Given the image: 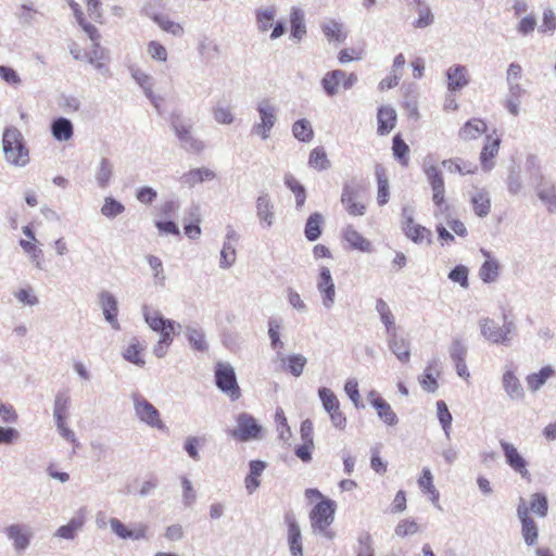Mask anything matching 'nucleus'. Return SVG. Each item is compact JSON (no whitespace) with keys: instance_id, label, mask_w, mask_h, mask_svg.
Instances as JSON below:
<instances>
[{"instance_id":"42","label":"nucleus","mask_w":556,"mask_h":556,"mask_svg":"<svg viewBox=\"0 0 556 556\" xmlns=\"http://www.w3.org/2000/svg\"><path fill=\"white\" fill-rule=\"evenodd\" d=\"M187 340L191 348L195 351L204 352L207 350V343L205 341V333L202 328L195 326H187L185 328Z\"/></svg>"},{"instance_id":"23","label":"nucleus","mask_w":556,"mask_h":556,"mask_svg":"<svg viewBox=\"0 0 556 556\" xmlns=\"http://www.w3.org/2000/svg\"><path fill=\"white\" fill-rule=\"evenodd\" d=\"M505 393L511 401H520L525 397V390L513 370H505L502 377Z\"/></svg>"},{"instance_id":"59","label":"nucleus","mask_w":556,"mask_h":556,"mask_svg":"<svg viewBox=\"0 0 556 556\" xmlns=\"http://www.w3.org/2000/svg\"><path fill=\"white\" fill-rule=\"evenodd\" d=\"M443 167H445L450 173H458L460 175H467L475 172L476 167H472L471 164H467L460 159L454 160H444L442 162Z\"/></svg>"},{"instance_id":"47","label":"nucleus","mask_w":556,"mask_h":556,"mask_svg":"<svg viewBox=\"0 0 556 556\" xmlns=\"http://www.w3.org/2000/svg\"><path fill=\"white\" fill-rule=\"evenodd\" d=\"M169 123L178 139L191 132L192 124L187 122L179 111L170 113Z\"/></svg>"},{"instance_id":"6","label":"nucleus","mask_w":556,"mask_h":556,"mask_svg":"<svg viewBox=\"0 0 556 556\" xmlns=\"http://www.w3.org/2000/svg\"><path fill=\"white\" fill-rule=\"evenodd\" d=\"M263 428L249 413H240L237 416V428L230 431V435L240 442H249L261 438Z\"/></svg>"},{"instance_id":"1","label":"nucleus","mask_w":556,"mask_h":556,"mask_svg":"<svg viewBox=\"0 0 556 556\" xmlns=\"http://www.w3.org/2000/svg\"><path fill=\"white\" fill-rule=\"evenodd\" d=\"M503 325L490 318L483 317L479 320L480 332L482 337L494 344L509 346L514 338L517 336V325L507 314L502 316Z\"/></svg>"},{"instance_id":"32","label":"nucleus","mask_w":556,"mask_h":556,"mask_svg":"<svg viewBox=\"0 0 556 556\" xmlns=\"http://www.w3.org/2000/svg\"><path fill=\"white\" fill-rule=\"evenodd\" d=\"M376 312L379 314L380 321L386 327L387 337L397 332L395 325V316L390 309L388 303L383 299L376 301Z\"/></svg>"},{"instance_id":"21","label":"nucleus","mask_w":556,"mask_h":556,"mask_svg":"<svg viewBox=\"0 0 556 556\" xmlns=\"http://www.w3.org/2000/svg\"><path fill=\"white\" fill-rule=\"evenodd\" d=\"M388 348L402 363L406 364L410 359V342L397 332L387 337Z\"/></svg>"},{"instance_id":"27","label":"nucleus","mask_w":556,"mask_h":556,"mask_svg":"<svg viewBox=\"0 0 556 556\" xmlns=\"http://www.w3.org/2000/svg\"><path fill=\"white\" fill-rule=\"evenodd\" d=\"M40 14L41 13L31 2L20 4L14 12V16L23 28L31 27L37 22V16Z\"/></svg>"},{"instance_id":"2","label":"nucleus","mask_w":556,"mask_h":556,"mask_svg":"<svg viewBox=\"0 0 556 556\" xmlns=\"http://www.w3.org/2000/svg\"><path fill=\"white\" fill-rule=\"evenodd\" d=\"M2 150L7 162L24 167L29 163V153L22 132L13 126L7 127L2 136Z\"/></svg>"},{"instance_id":"15","label":"nucleus","mask_w":556,"mask_h":556,"mask_svg":"<svg viewBox=\"0 0 556 556\" xmlns=\"http://www.w3.org/2000/svg\"><path fill=\"white\" fill-rule=\"evenodd\" d=\"M317 289L321 294L323 305L331 308L334 304L336 286L328 267L321 266L317 279Z\"/></svg>"},{"instance_id":"12","label":"nucleus","mask_w":556,"mask_h":556,"mask_svg":"<svg viewBox=\"0 0 556 556\" xmlns=\"http://www.w3.org/2000/svg\"><path fill=\"white\" fill-rule=\"evenodd\" d=\"M517 516L521 522V534L528 546L538 543L539 529L535 521L529 516V508L523 498H520L517 506Z\"/></svg>"},{"instance_id":"41","label":"nucleus","mask_w":556,"mask_h":556,"mask_svg":"<svg viewBox=\"0 0 556 556\" xmlns=\"http://www.w3.org/2000/svg\"><path fill=\"white\" fill-rule=\"evenodd\" d=\"M278 357L283 362L285 369L293 375L300 377L303 374L304 367L307 363V358L302 354H290L283 357L281 353H278Z\"/></svg>"},{"instance_id":"56","label":"nucleus","mask_w":556,"mask_h":556,"mask_svg":"<svg viewBox=\"0 0 556 556\" xmlns=\"http://www.w3.org/2000/svg\"><path fill=\"white\" fill-rule=\"evenodd\" d=\"M392 151L394 157L399 160L402 165L406 166L408 164L407 154L409 152V148L406 144V142L402 139L400 134L393 137Z\"/></svg>"},{"instance_id":"13","label":"nucleus","mask_w":556,"mask_h":556,"mask_svg":"<svg viewBox=\"0 0 556 556\" xmlns=\"http://www.w3.org/2000/svg\"><path fill=\"white\" fill-rule=\"evenodd\" d=\"M4 533L12 541L14 552L18 555L23 554L30 545L33 533L26 525H10L4 529Z\"/></svg>"},{"instance_id":"61","label":"nucleus","mask_w":556,"mask_h":556,"mask_svg":"<svg viewBox=\"0 0 556 556\" xmlns=\"http://www.w3.org/2000/svg\"><path fill=\"white\" fill-rule=\"evenodd\" d=\"M417 12L418 18L413 23L415 28H426L434 23V15L428 4L417 8Z\"/></svg>"},{"instance_id":"3","label":"nucleus","mask_w":556,"mask_h":556,"mask_svg":"<svg viewBox=\"0 0 556 556\" xmlns=\"http://www.w3.org/2000/svg\"><path fill=\"white\" fill-rule=\"evenodd\" d=\"M336 503L332 500H323L317 503L309 513L312 530L328 540L336 536V532L329 529L334 520Z\"/></svg>"},{"instance_id":"29","label":"nucleus","mask_w":556,"mask_h":556,"mask_svg":"<svg viewBox=\"0 0 556 556\" xmlns=\"http://www.w3.org/2000/svg\"><path fill=\"white\" fill-rule=\"evenodd\" d=\"M536 194L549 213H556V187L553 182L542 179L536 186Z\"/></svg>"},{"instance_id":"19","label":"nucleus","mask_w":556,"mask_h":556,"mask_svg":"<svg viewBox=\"0 0 556 556\" xmlns=\"http://www.w3.org/2000/svg\"><path fill=\"white\" fill-rule=\"evenodd\" d=\"M128 71L130 73L131 78L140 86L146 97L150 100V102L157 108L159 106V98L154 94L152 88L154 86V79L151 75L138 68L136 65L131 64L128 66Z\"/></svg>"},{"instance_id":"45","label":"nucleus","mask_w":556,"mask_h":556,"mask_svg":"<svg viewBox=\"0 0 556 556\" xmlns=\"http://www.w3.org/2000/svg\"><path fill=\"white\" fill-rule=\"evenodd\" d=\"M324 217L320 213H313L306 220L304 233L308 241H315L320 237Z\"/></svg>"},{"instance_id":"54","label":"nucleus","mask_w":556,"mask_h":556,"mask_svg":"<svg viewBox=\"0 0 556 556\" xmlns=\"http://www.w3.org/2000/svg\"><path fill=\"white\" fill-rule=\"evenodd\" d=\"M437 414L445 437L450 439L453 417L446 403L442 400L437 402Z\"/></svg>"},{"instance_id":"62","label":"nucleus","mask_w":556,"mask_h":556,"mask_svg":"<svg viewBox=\"0 0 556 556\" xmlns=\"http://www.w3.org/2000/svg\"><path fill=\"white\" fill-rule=\"evenodd\" d=\"M13 294H14V298L23 305L35 306L39 303V299L34 293V290L30 286L21 288L17 291H15Z\"/></svg>"},{"instance_id":"30","label":"nucleus","mask_w":556,"mask_h":556,"mask_svg":"<svg viewBox=\"0 0 556 556\" xmlns=\"http://www.w3.org/2000/svg\"><path fill=\"white\" fill-rule=\"evenodd\" d=\"M291 38L301 41L306 33L305 14L300 8H292L290 13Z\"/></svg>"},{"instance_id":"17","label":"nucleus","mask_w":556,"mask_h":556,"mask_svg":"<svg viewBox=\"0 0 556 556\" xmlns=\"http://www.w3.org/2000/svg\"><path fill=\"white\" fill-rule=\"evenodd\" d=\"M99 305L104 319L114 330H119L121 326L117 319L118 306L116 298L109 291H102L99 294Z\"/></svg>"},{"instance_id":"18","label":"nucleus","mask_w":556,"mask_h":556,"mask_svg":"<svg viewBox=\"0 0 556 556\" xmlns=\"http://www.w3.org/2000/svg\"><path fill=\"white\" fill-rule=\"evenodd\" d=\"M288 526V544L292 556H303L302 533L293 514H286Z\"/></svg>"},{"instance_id":"63","label":"nucleus","mask_w":556,"mask_h":556,"mask_svg":"<svg viewBox=\"0 0 556 556\" xmlns=\"http://www.w3.org/2000/svg\"><path fill=\"white\" fill-rule=\"evenodd\" d=\"M180 147L190 153H200L204 149V143L195 138L191 132L178 139Z\"/></svg>"},{"instance_id":"43","label":"nucleus","mask_w":556,"mask_h":556,"mask_svg":"<svg viewBox=\"0 0 556 556\" xmlns=\"http://www.w3.org/2000/svg\"><path fill=\"white\" fill-rule=\"evenodd\" d=\"M26 255L35 263L36 267L41 270H47L51 265V260H46L45 250L40 249L39 245H22Z\"/></svg>"},{"instance_id":"46","label":"nucleus","mask_w":556,"mask_h":556,"mask_svg":"<svg viewBox=\"0 0 556 556\" xmlns=\"http://www.w3.org/2000/svg\"><path fill=\"white\" fill-rule=\"evenodd\" d=\"M283 180L285 185L294 193L296 208H301L306 200V190L304 186L290 173L285 175Z\"/></svg>"},{"instance_id":"48","label":"nucleus","mask_w":556,"mask_h":556,"mask_svg":"<svg viewBox=\"0 0 556 556\" xmlns=\"http://www.w3.org/2000/svg\"><path fill=\"white\" fill-rule=\"evenodd\" d=\"M71 405V397L67 391H59L54 397L53 404V418L63 419L68 416V408Z\"/></svg>"},{"instance_id":"10","label":"nucleus","mask_w":556,"mask_h":556,"mask_svg":"<svg viewBox=\"0 0 556 556\" xmlns=\"http://www.w3.org/2000/svg\"><path fill=\"white\" fill-rule=\"evenodd\" d=\"M362 190V185L355 179L345 182L343 186L341 202L350 215L362 216L366 212V206L357 201Z\"/></svg>"},{"instance_id":"35","label":"nucleus","mask_w":556,"mask_h":556,"mask_svg":"<svg viewBox=\"0 0 556 556\" xmlns=\"http://www.w3.org/2000/svg\"><path fill=\"white\" fill-rule=\"evenodd\" d=\"M486 131V124L480 118H472L459 129L458 136L463 140H472Z\"/></svg>"},{"instance_id":"7","label":"nucleus","mask_w":556,"mask_h":556,"mask_svg":"<svg viewBox=\"0 0 556 556\" xmlns=\"http://www.w3.org/2000/svg\"><path fill=\"white\" fill-rule=\"evenodd\" d=\"M134 409L138 419L151 428L165 430V424L161 419L160 412L143 396L132 394Z\"/></svg>"},{"instance_id":"34","label":"nucleus","mask_w":556,"mask_h":556,"mask_svg":"<svg viewBox=\"0 0 556 556\" xmlns=\"http://www.w3.org/2000/svg\"><path fill=\"white\" fill-rule=\"evenodd\" d=\"M345 77V72L342 70H333L323 77L321 86L328 97H334L339 92L341 80Z\"/></svg>"},{"instance_id":"51","label":"nucleus","mask_w":556,"mask_h":556,"mask_svg":"<svg viewBox=\"0 0 556 556\" xmlns=\"http://www.w3.org/2000/svg\"><path fill=\"white\" fill-rule=\"evenodd\" d=\"M437 366V359H432L427 365L425 372L419 378V383L422 387L424 390L428 392H435L439 388L437 378L433 375V369Z\"/></svg>"},{"instance_id":"50","label":"nucleus","mask_w":556,"mask_h":556,"mask_svg":"<svg viewBox=\"0 0 556 556\" xmlns=\"http://www.w3.org/2000/svg\"><path fill=\"white\" fill-rule=\"evenodd\" d=\"M308 165L317 170H325L330 168L331 163L328 160L327 153L323 147H317L311 151Z\"/></svg>"},{"instance_id":"58","label":"nucleus","mask_w":556,"mask_h":556,"mask_svg":"<svg viewBox=\"0 0 556 556\" xmlns=\"http://www.w3.org/2000/svg\"><path fill=\"white\" fill-rule=\"evenodd\" d=\"M125 211V206L112 197L104 199V204L101 207V214L108 218H114Z\"/></svg>"},{"instance_id":"33","label":"nucleus","mask_w":556,"mask_h":556,"mask_svg":"<svg viewBox=\"0 0 556 556\" xmlns=\"http://www.w3.org/2000/svg\"><path fill=\"white\" fill-rule=\"evenodd\" d=\"M215 176L216 175L212 169L201 167V168H194V169L189 170L188 173H185L180 177V180H181L182 185H185L189 188H192L199 182H202L205 180H213L215 178Z\"/></svg>"},{"instance_id":"22","label":"nucleus","mask_w":556,"mask_h":556,"mask_svg":"<svg viewBox=\"0 0 556 556\" xmlns=\"http://www.w3.org/2000/svg\"><path fill=\"white\" fill-rule=\"evenodd\" d=\"M470 203L475 214L479 217H485L491 211V198L483 188H475L469 192Z\"/></svg>"},{"instance_id":"52","label":"nucleus","mask_w":556,"mask_h":556,"mask_svg":"<svg viewBox=\"0 0 556 556\" xmlns=\"http://www.w3.org/2000/svg\"><path fill=\"white\" fill-rule=\"evenodd\" d=\"M276 15L275 7L262 8L256 11V23L260 31L265 33L273 26Z\"/></svg>"},{"instance_id":"8","label":"nucleus","mask_w":556,"mask_h":556,"mask_svg":"<svg viewBox=\"0 0 556 556\" xmlns=\"http://www.w3.org/2000/svg\"><path fill=\"white\" fill-rule=\"evenodd\" d=\"M318 396L324 409L329 414L332 426L341 430L344 429L346 418L340 410V402L337 395L330 389L323 387L318 389Z\"/></svg>"},{"instance_id":"49","label":"nucleus","mask_w":556,"mask_h":556,"mask_svg":"<svg viewBox=\"0 0 556 556\" xmlns=\"http://www.w3.org/2000/svg\"><path fill=\"white\" fill-rule=\"evenodd\" d=\"M152 20L162 30L172 34L175 37H182L185 34V29L179 23L169 20L168 16L164 14H154Z\"/></svg>"},{"instance_id":"14","label":"nucleus","mask_w":556,"mask_h":556,"mask_svg":"<svg viewBox=\"0 0 556 556\" xmlns=\"http://www.w3.org/2000/svg\"><path fill=\"white\" fill-rule=\"evenodd\" d=\"M424 173L432 189V201L438 207L445 202V187L441 170L435 165L424 164Z\"/></svg>"},{"instance_id":"44","label":"nucleus","mask_w":556,"mask_h":556,"mask_svg":"<svg viewBox=\"0 0 556 556\" xmlns=\"http://www.w3.org/2000/svg\"><path fill=\"white\" fill-rule=\"evenodd\" d=\"M292 135L301 142H311L314 138L311 122L306 118L295 121L292 125Z\"/></svg>"},{"instance_id":"64","label":"nucleus","mask_w":556,"mask_h":556,"mask_svg":"<svg viewBox=\"0 0 556 556\" xmlns=\"http://www.w3.org/2000/svg\"><path fill=\"white\" fill-rule=\"evenodd\" d=\"M467 345L459 338L453 339L448 348L450 357L453 362L463 361L467 355Z\"/></svg>"},{"instance_id":"20","label":"nucleus","mask_w":556,"mask_h":556,"mask_svg":"<svg viewBox=\"0 0 556 556\" xmlns=\"http://www.w3.org/2000/svg\"><path fill=\"white\" fill-rule=\"evenodd\" d=\"M447 89L457 92L469 84L468 71L465 65L455 64L446 70Z\"/></svg>"},{"instance_id":"5","label":"nucleus","mask_w":556,"mask_h":556,"mask_svg":"<svg viewBox=\"0 0 556 556\" xmlns=\"http://www.w3.org/2000/svg\"><path fill=\"white\" fill-rule=\"evenodd\" d=\"M260 115V122L252 127V134L266 140L270 137V131L278 121V108L269 100L262 99L256 105Z\"/></svg>"},{"instance_id":"25","label":"nucleus","mask_w":556,"mask_h":556,"mask_svg":"<svg viewBox=\"0 0 556 556\" xmlns=\"http://www.w3.org/2000/svg\"><path fill=\"white\" fill-rule=\"evenodd\" d=\"M87 62L91 64L102 76L111 77L109 66L101 62L108 59V50L102 48L101 45H92L91 50L86 54Z\"/></svg>"},{"instance_id":"37","label":"nucleus","mask_w":556,"mask_h":556,"mask_svg":"<svg viewBox=\"0 0 556 556\" xmlns=\"http://www.w3.org/2000/svg\"><path fill=\"white\" fill-rule=\"evenodd\" d=\"M371 405L377 410L379 418L388 426H395L399 422L396 414L382 397L374 399Z\"/></svg>"},{"instance_id":"39","label":"nucleus","mask_w":556,"mask_h":556,"mask_svg":"<svg viewBox=\"0 0 556 556\" xmlns=\"http://www.w3.org/2000/svg\"><path fill=\"white\" fill-rule=\"evenodd\" d=\"M250 472L245 477L244 483L247 491L252 494L258 486V477L263 473L266 468V463L262 460H251L249 464Z\"/></svg>"},{"instance_id":"36","label":"nucleus","mask_w":556,"mask_h":556,"mask_svg":"<svg viewBox=\"0 0 556 556\" xmlns=\"http://www.w3.org/2000/svg\"><path fill=\"white\" fill-rule=\"evenodd\" d=\"M112 162L106 157H102L97 165L94 178L101 189H105L110 185L114 174Z\"/></svg>"},{"instance_id":"38","label":"nucleus","mask_w":556,"mask_h":556,"mask_svg":"<svg viewBox=\"0 0 556 556\" xmlns=\"http://www.w3.org/2000/svg\"><path fill=\"white\" fill-rule=\"evenodd\" d=\"M143 351L144 346L139 342V340L137 338H131L128 346L123 351L122 355L125 361L136 366L143 367L146 364V361L141 356Z\"/></svg>"},{"instance_id":"4","label":"nucleus","mask_w":556,"mask_h":556,"mask_svg":"<svg viewBox=\"0 0 556 556\" xmlns=\"http://www.w3.org/2000/svg\"><path fill=\"white\" fill-rule=\"evenodd\" d=\"M215 384L220 392L232 401L241 396L240 387L233 367L226 362H218L214 369Z\"/></svg>"},{"instance_id":"40","label":"nucleus","mask_w":556,"mask_h":556,"mask_svg":"<svg viewBox=\"0 0 556 556\" xmlns=\"http://www.w3.org/2000/svg\"><path fill=\"white\" fill-rule=\"evenodd\" d=\"M482 254L485 256L479 276L485 283L494 282L498 276V263L494 258H491L490 253L484 249H481Z\"/></svg>"},{"instance_id":"55","label":"nucleus","mask_w":556,"mask_h":556,"mask_svg":"<svg viewBox=\"0 0 556 556\" xmlns=\"http://www.w3.org/2000/svg\"><path fill=\"white\" fill-rule=\"evenodd\" d=\"M536 516L544 518L548 513V501L543 493H533L530 497V506L528 507Z\"/></svg>"},{"instance_id":"16","label":"nucleus","mask_w":556,"mask_h":556,"mask_svg":"<svg viewBox=\"0 0 556 556\" xmlns=\"http://www.w3.org/2000/svg\"><path fill=\"white\" fill-rule=\"evenodd\" d=\"M403 230L408 239L413 240L414 242H417L418 240H427L428 243L431 242V231L427 229L426 227L416 224L413 219V212L408 207L403 208Z\"/></svg>"},{"instance_id":"53","label":"nucleus","mask_w":556,"mask_h":556,"mask_svg":"<svg viewBox=\"0 0 556 556\" xmlns=\"http://www.w3.org/2000/svg\"><path fill=\"white\" fill-rule=\"evenodd\" d=\"M554 370L551 366H545L539 372L531 374L527 377V383L530 390L538 391L546 380L553 375Z\"/></svg>"},{"instance_id":"57","label":"nucleus","mask_w":556,"mask_h":556,"mask_svg":"<svg viewBox=\"0 0 556 556\" xmlns=\"http://www.w3.org/2000/svg\"><path fill=\"white\" fill-rule=\"evenodd\" d=\"M323 31L326 38L329 41H339L342 42L345 40V35L342 33V25L334 20L325 23L323 26Z\"/></svg>"},{"instance_id":"26","label":"nucleus","mask_w":556,"mask_h":556,"mask_svg":"<svg viewBox=\"0 0 556 556\" xmlns=\"http://www.w3.org/2000/svg\"><path fill=\"white\" fill-rule=\"evenodd\" d=\"M378 128L377 131L380 136L391 132L396 124V112L391 106H381L377 114Z\"/></svg>"},{"instance_id":"31","label":"nucleus","mask_w":556,"mask_h":556,"mask_svg":"<svg viewBox=\"0 0 556 556\" xmlns=\"http://www.w3.org/2000/svg\"><path fill=\"white\" fill-rule=\"evenodd\" d=\"M500 144L501 139L498 137H486V142L480 153V162L484 170H490L493 168L494 164L492 162V159L497 154Z\"/></svg>"},{"instance_id":"28","label":"nucleus","mask_w":556,"mask_h":556,"mask_svg":"<svg viewBox=\"0 0 556 556\" xmlns=\"http://www.w3.org/2000/svg\"><path fill=\"white\" fill-rule=\"evenodd\" d=\"M51 134L56 141H67L74 135L73 123L66 117H56L51 123Z\"/></svg>"},{"instance_id":"24","label":"nucleus","mask_w":556,"mask_h":556,"mask_svg":"<svg viewBox=\"0 0 556 556\" xmlns=\"http://www.w3.org/2000/svg\"><path fill=\"white\" fill-rule=\"evenodd\" d=\"M256 214L260 222L270 227L275 220V206L268 193H262L256 200Z\"/></svg>"},{"instance_id":"60","label":"nucleus","mask_w":556,"mask_h":556,"mask_svg":"<svg viewBox=\"0 0 556 556\" xmlns=\"http://www.w3.org/2000/svg\"><path fill=\"white\" fill-rule=\"evenodd\" d=\"M198 51L203 58L210 60L217 58L220 53L219 46L208 38H203L199 42Z\"/></svg>"},{"instance_id":"11","label":"nucleus","mask_w":556,"mask_h":556,"mask_svg":"<svg viewBox=\"0 0 556 556\" xmlns=\"http://www.w3.org/2000/svg\"><path fill=\"white\" fill-rule=\"evenodd\" d=\"M501 448L503 451L506 464L522 479L530 481L531 475L527 468L528 462L518 452L517 447L505 440L500 441Z\"/></svg>"},{"instance_id":"9","label":"nucleus","mask_w":556,"mask_h":556,"mask_svg":"<svg viewBox=\"0 0 556 556\" xmlns=\"http://www.w3.org/2000/svg\"><path fill=\"white\" fill-rule=\"evenodd\" d=\"M142 314L149 327L163 337V341H173L176 321L165 318L159 311L142 307Z\"/></svg>"}]
</instances>
